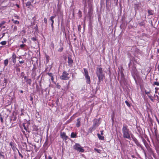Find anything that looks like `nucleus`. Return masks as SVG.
<instances>
[{
	"label": "nucleus",
	"instance_id": "obj_41",
	"mask_svg": "<svg viewBox=\"0 0 159 159\" xmlns=\"http://www.w3.org/2000/svg\"><path fill=\"white\" fill-rule=\"evenodd\" d=\"M27 41V39L25 38H24L23 39V40L22 41V43H25Z\"/></svg>",
	"mask_w": 159,
	"mask_h": 159
},
{
	"label": "nucleus",
	"instance_id": "obj_22",
	"mask_svg": "<svg viewBox=\"0 0 159 159\" xmlns=\"http://www.w3.org/2000/svg\"><path fill=\"white\" fill-rule=\"evenodd\" d=\"M148 12L149 15H152L153 14L152 11H148Z\"/></svg>",
	"mask_w": 159,
	"mask_h": 159
},
{
	"label": "nucleus",
	"instance_id": "obj_45",
	"mask_svg": "<svg viewBox=\"0 0 159 159\" xmlns=\"http://www.w3.org/2000/svg\"><path fill=\"white\" fill-rule=\"evenodd\" d=\"M44 23L46 24H47V19L46 18H44Z\"/></svg>",
	"mask_w": 159,
	"mask_h": 159
},
{
	"label": "nucleus",
	"instance_id": "obj_63",
	"mask_svg": "<svg viewBox=\"0 0 159 159\" xmlns=\"http://www.w3.org/2000/svg\"><path fill=\"white\" fill-rule=\"evenodd\" d=\"M16 6H17V7H19V5H17V4L16 5Z\"/></svg>",
	"mask_w": 159,
	"mask_h": 159
},
{
	"label": "nucleus",
	"instance_id": "obj_6",
	"mask_svg": "<svg viewBox=\"0 0 159 159\" xmlns=\"http://www.w3.org/2000/svg\"><path fill=\"white\" fill-rule=\"evenodd\" d=\"M100 119H94L93 121V124L92 125V129H96V127L98 126L100 123L99 122Z\"/></svg>",
	"mask_w": 159,
	"mask_h": 159
},
{
	"label": "nucleus",
	"instance_id": "obj_31",
	"mask_svg": "<svg viewBox=\"0 0 159 159\" xmlns=\"http://www.w3.org/2000/svg\"><path fill=\"white\" fill-rule=\"evenodd\" d=\"M25 46V44L23 43L22 44L20 45V47L21 48H22L24 47Z\"/></svg>",
	"mask_w": 159,
	"mask_h": 159
},
{
	"label": "nucleus",
	"instance_id": "obj_28",
	"mask_svg": "<svg viewBox=\"0 0 159 159\" xmlns=\"http://www.w3.org/2000/svg\"><path fill=\"white\" fill-rule=\"evenodd\" d=\"M143 143H144L145 146L146 147V148H147L148 147H149V146H148V143H147V142L146 141L145 142Z\"/></svg>",
	"mask_w": 159,
	"mask_h": 159
},
{
	"label": "nucleus",
	"instance_id": "obj_1",
	"mask_svg": "<svg viewBox=\"0 0 159 159\" xmlns=\"http://www.w3.org/2000/svg\"><path fill=\"white\" fill-rule=\"evenodd\" d=\"M122 132L123 137L124 138L130 140L131 132L128 128V126L125 124H124L122 128Z\"/></svg>",
	"mask_w": 159,
	"mask_h": 159
},
{
	"label": "nucleus",
	"instance_id": "obj_54",
	"mask_svg": "<svg viewBox=\"0 0 159 159\" xmlns=\"http://www.w3.org/2000/svg\"><path fill=\"white\" fill-rule=\"evenodd\" d=\"M5 33H3V34H2V37L1 38H0V39L1 38H2L3 37H4V36H5Z\"/></svg>",
	"mask_w": 159,
	"mask_h": 159
},
{
	"label": "nucleus",
	"instance_id": "obj_9",
	"mask_svg": "<svg viewBox=\"0 0 159 159\" xmlns=\"http://www.w3.org/2000/svg\"><path fill=\"white\" fill-rule=\"evenodd\" d=\"M60 134L61 138L63 139L66 140L68 139V136L66 135L64 132H61Z\"/></svg>",
	"mask_w": 159,
	"mask_h": 159
},
{
	"label": "nucleus",
	"instance_id": "obj_37",
	"mask_svg": "<svg viewBox=\"0 0 159 159\" xmlns=\"http://www.w3.org/2000/svg\"><path fill=\"white\" fill-rule=\"evenodd\" d=\"M6 23V22L4 21H2L0 24V27L2 25H4Z\"/></svg>",
	"mask_w": 159,
	"mask_h": 159
},
{
	"label": "nucleus",
	"instance_id": "obj_38",
	"mask_svg": "<svg viewBox=\"0 0 159 159\" xmlns=\"http://www.w3.org/2000/svg\"><path fill=\"white\" fill-rule=\"evenodd\" d=\"M13 30L14 31H16L17 30V27L16 26H14V27L13 29Z\"/></svg>",
	"mask_w": 159,
	"mask_h": 159
},
{
	"label": "nucleus",
	"instance_id": "obj_13",
	"mask_svg": "<svg viewBox=\"0 0 159 159\" xmlns=\"http://www.w3.org/2000/svg\"><path fill=\"white\" fill-rule=\"evenodd\" d=\"M55 17V16H53L50 17V20H51L52 22L51 24V25L52 28H53V24L54 23V20L53 19Z\"/></svg>",
	"mask_w": 159,
	"mask_h": 159
},
{
	"label": "nucleus",
	"instance_id": "obj_36",
	"mask_svg": "<svg viewBox=\"0 0 159 159\" xmlns=\"http://www.w3.org/2000/svg\"><path fill=\"white\" fill-rule=\"evenodd\" d=\"M31 39L34 41H37V39L35 37H32L31 38Z\"/></svg>",
	"mask_w": 159,
	"mask_h": 159
},
{
	"label": "nucleus",
	"instance_id": "obj_62",
	"mask_svg": "<svg viewBox=\"0 0 159 159\" xmlns=\"http://www.w3.org/2000/svg\"><path fill=\"white\" fill-rule=\"evenodd\" d=\"M0 156L3 157L4 156L2 154H1L0 153Z\"/></svg>",
	"mask_w": 159,
	"mask_h": 159
},
{
	"label": "nucleus",
	"instance_id": "obj_5",
	"mask_svg": "<svg viewBox=\"0 0 159 159\" xmlns=\"http://www.w3.org/2000/svg\"><path fill=\"white\" fill-rule=\"evenodd\" d=\"M69 75V73L65 71H64L62 73V75L60 77V78L62 80H68L70 78Z\"/></svg>",
	"mask_w": 159,
	"mask_h": 159
},
{
	"label": "nucleus",
	"instance_id": "obj_10",
	"mask_svg": "<svg viewBox=\"0 0 159 159\" xmlns=\"http://www.w3.org/2000/svg\"><path fill=\"white\" fill-rule=\"evenodd\" d=\"M16 57H17L15 54L14 53H13L11 58V60H12L13 62L15 64L16 63Z\"/></svg>",
	"mask_w": 159,
	"mask_h": 159
},
{
	"label": "nucleus",
	"instance_id": "obj_49",
	"mask_svg": "<svg viewBox=\"0 0 159 159\" xmlns=\"http://www.w3.org/2000/svg\"><path fill=\"white\" fill-rule=\"evenodd\" d=\"M145 93L146 94H148L149 93H150V91H149V92H147L146 91V90H145Z\"/></svg>",
	"mask_w": 159,
	"mask_h": 159
},
{
	"label": "nucleus",
	"instance_id": "obj_23",
	"mask_svg": "<svg viewBox=\"0 0 159 159\" xmlns=\"http://www.w3.org/2000/svg\"><path fill=\"white\" fill-rule=\"evenodd\" d=\"M139 24L141 26H143L145 25V23L144 21H142L139 23Z\"/></svg>",
	"mask_w": 159,
	"mask_h": 159
},
{
	"label": "nucleus",
	"instance_id": "obj_40",
	"mask_svg": "<svg viewBox=\"0 0 159 159\" xmlns=\"http://www.w3.org/2000/svg\"><path fill=\"white\" fill-rule=\"evenodd\" d=\"M48 75L50 77H51L53 76L52 74V73H48Z\"/></svg>",
	"mask_w": 159,
	"mask_h": 159
},
{
	"label": "nucleus",
	"instance_id": "obj_2",
	"mask_svg": "<svg viewBox=\"0 0 159 159\" xmlns=\"http://www.w3.org/2000/svg\"><path fill=\"white\" fill-rule=\"evenodd\" d=\"M96 74L98 79L97 83V84L98 85L100 84L101 81H103V77H104V74L102 68L101 67H97L96 68Z\"/></svg>",
	"mask_w": 159,
	"mask_h": 159
},
{
	"label": "nucleus",
	"instance_id": "obj_32",
	"mask_svg": "<svg viewBox=\"0 0 159 159\" xmlns=\"http://www.w3.org/2000/svg\"><path fill=\"white\" fill-rule=\"evenodd\" d=\"M16 117L15 116H14L13 117H12V118L11 119V120H13V121H15L16 120Z\"/></svg>",
	"mask_w": 159,
	"mask_h": 159
},
{
	"label": "nucleus",
	"instance_id": "obj_33",
	"mask_svg": "<svg viewBox=\"0 0 159 159\" xmlns=\"http://www.w3.org/2000/svg\"><path fill=\"white\" fill-rule=\"evenodd\" d=\"M125 103L128 107H130V105L129 102L127 101H125Z\"/></svg>",
	"mask_w": 159,
	"mask_h": 159
},
{
	"label": "nucleus",
	"instance_id": "obj_44",
	"mask_svg": "<svg viewBox=\"0 0 159 159\" xmlns=\"http://www.w3.org/2000/svg\"><path fill=\"white\" fill-rule=\"evenodd\" d=\"M18 153H19V155L21 157V158H23V155L20 152H19V150H18Z\"/></svg>",
	"mask_w": 159,
	"mask_h": 159
},
{
	"label": "nucleus",
	"instance_id": "obj_29",
	"mask_svg": "<svg viewBox=\"0 0 159 159\" xmlns=\"http://www.w3.org/2000/svg\"><path fill=\"white\" fill-rule=\"evenodd\" d=\"M15 145V143H14L13 142H11L10 143V145L11 146V147H13V146H14Z\"/></svg>",
	"mask_w": 159,
	"mask_h": 159
},
{
	"label": "nucleus",
	"instance_id": "obj_56",
	"mask_svg": "<svg viewBox=\"0 0 159 159\" xmlns=\"http://www.w3.org/2000/svg\"><path fill=\"white\" fill-rule=\"evenodd\" d=\"M143 151H144V155H145V156L146 157V153L144 151V150L143 149Z\"/></svg>",
	"mask_w": 159,
	"mask_h": 159
},
{
	"label": "nucleus",
	"instance_id": "obj_25",
	"mask_svg": "<svg viewBox=\"0 0 159 159\" xmlns=\"http://www.w3.org/2000/svg\"><path fill=\"white\" fill-rule=\"evenodd\" d=\"M12 20L13 21V23H14V24H19V21H17V20H14L13 19H12Z\"/></svg>",
	"mask_w": 159,
	"mask_h": 159
},
{
	"label": "nucleus",
	"instance_id": "obj_20",
	"mask_svg": "<svg viewBox=\"0 0 159 159\" xmlns=\"http://www.w3.org/2000/svg\"><path fill=\"white\" fill-rule=\"evenodd\" d=\"M25 82L27 83V84H29V85H31V83L32 82V80L31 79H29L28 80H26Z\"/></svg>",
	"mask_w": 159,
	"mask_h": 159
},
{
	"label": "nucleus",
	"instance_id": "obj_35",
	"mask_svg": "<svg viewBox=\"0 0 159 159\" xmlns=\"http://www.w3.org/2000/svg\"><path fill=\"white\" fill-rule=\"evenodd\" d=\"M141 138L142 141H143V143H144V142H145L146 141V140L144 139L143 137L141 136Z\"/></svg>",
	"mask_w": 159,
	"mask_h": 159
},
{
	"label": "nucleus",
	"instance_id": "obj_42",
	"mask_svg": "<svg viewBox=\"0 0 159 159\" xmlns=\"http://www.w3.org/2000/svg\"><path fill=\"white\" fill-rule=\"evenodd\" d=\"M26 5L27 6L30 7L31 5L30 3V2H27L26 4Z\"/></svg>",
	"mask_w": 159,
	"mask_h": 159
},
{
	"label": "nucleus",
	"instance_id": "obj_51",
	"mask_svg": "<svg viewBox=\"0 0 159 159\" xmlns=\"http://www.w3.org/2000/svg\"><path fill=\"white\" fill-rule=\"evenodd\" d=\"M24 80H25V81L26 80H27L28 79L27 78L26 76H24Z\"/></svg>",
	"mask_w": 159,
	"mask_h": 159
},
{
	"label": "nucleus",
	"instance_id": "obj_60",
	"mask_svg": "<svg viewBox=\"0 0 159 159\" xmlns=\"http://www.w3.org/2000/svg\"><path fill=\"white\" fill-rule=\"evenodd\" d=\"M20 93H23V90H20Z\"/></svg>",
	"mask_w": 159,
	"mask_h": 159
},
{
	"label": "nucleus",
	"instance_id": "obj_64",
	"mask_svg": "<svg viewBox=\"0 0 159 159\" xmlns=\"http://www.w3.org/2000/svg\"><path fill=\"white\" fill-rule=\"evenodd\" d=\"M35 28L36 29H37L38 28V27H37V26L36 25V27H35Z\"/></svg>",
	"mask_w": 159,
	"mask_h": 159
},
{
	"label": "nucleus",
	"instance_id": "obj_30",
	"mask_svg": "<svg viewBox=\"0 0 159 159\" xmlns=\"http://www.w3.org/2000/svg\"><path fill=\"white\" fill-rule=\"evenodd\" d=\"M94 150L95 151L97 152L98 153H100L101 151V150L98 149L97 148H94Z\"/></svg>",
	"mask_w": 159,
	"mask_h": 159
},
{
	"label": "nucleus",
	"instance_id": "obj_53",
	"mask_svg": "<svg viewBox=\"0 0 159 159\" xmlns=\"http://www.w3.org/2000/svg\"><path fill=\"white\" fill-rule=\"evenodd\" d=\"M51 77V80H52V81H53V80H54V78H53V76H52Z\"/></svg>",
	"mask_w": 159,
	"mask_h": 159
},
{
	"label": "nucleus",
	"instance_id": "obj_14",
	"mask_svg": "<svg viewBox=\"0 0 159 159\" xmlns=\"http://www.w3.org/2000/svg\"><path fill=\"white\" fill-rule=\"evenodd\" d=\"M146 148L150 154H153V151L149 146Z\"/></svg>",
	"mask_w": 159,
	"mask_h": 159
},
{
	"label": "nucleus",
	"instance_id": "obj_48",
	"mask_svg": "<svg viewBox=\"0 0 159 159\" xmlns=\"http://www.w3.org/2000/svg\"><path fill=\"white\" fill-rule=\"evenodd\" d=\"M78 14L80 15V17H81V11H79Z\"/></svg>",
	"mask_w": 159,
	"mask_h": 159
},
{
	"label": "nucleus",
	"instance_id": "obj_11",
	"mask_svg": "<svg viewBox=\"0 0 159 159\" xmlns=\"http://www.w3.org/2000/svg\"><path fill=\"white\" fill-rule=\"evenodd\" d=\"M134 141V142L138 146L140 147L142 149H143V148L142 146L139 143V142L138 140L136 139H135V140Z\"/></svg>",
	"mask_w": 159,
	"mask_h": 159
},
{
	"label": "nucleus",
	"instance_id": "obj_61",
	"mask_svg": "<svg viewBox=\"0 0 159 159\" xmlns=\"http://www.w3.org/2000/svg\"><path fill=\"white\" fill-rule=\"evenodd\" d=\"M101 134L102 135H103V131H101Z\"/></svg>",
	"mask_w": 159,
	"mask_h": 159
},
{
	"label": "nucleus",
	"instance_id": "obj_46",
	"mask_svg": "<svg viewBox=\"0 0 159 159\" xmlns=\"http://www.w3.org/2000/svg\"><path fill=\"white\" fill-rule=\"evenodd\" d=\"M16 71H18L19 72H20V68H16Z\"/></svg>",
	"mask_w": 159,
	"mask_h": 159
},
{
	"label": "nucleus",
	"instance_id": "obj_24",
	"mask_svg": "<svg viewBox=\"0 0 159 159\" xmlns=\"http://www.w3.org/2000/svg\"><path fill=\"white\" fill-rule=\"evenodd\" d=\"M6 43L7 41H2L0 43V44L2 45H5L6 44Z\"/></svg>",
	"mask_w": 159,
	"mask_h": 159
},
{
	"label": "nucleus",
	"instance_id": "obj_8",
	"mask_svg": "<svg viewBox=\"0 0 159 159\" xmlns=\"http://www.w3.org/2000/svg\"><path fill=\"white\" fill-rule=\"evenodd\" d=\"M73 61V60L71 57H68V66L71 67L72 66Z\"/></svg>",
	"mask_w": 159,
	"mask_h": 159
},
{
	"label": "nucleus",
	"instance_id": "obj_21",
	"mask_svg": "<svg viewBox=\"0 0 159 159\" xmlns=\"http://www.w3.org/2000/svg\"><path fill=\"white\" fill-rule=\"evenodd\" d=\"M8 60L6 59L4 61V64L5 66H7L8 64Z\"/></svg>",
	"mask_w": 159,
	"mask_h": 159
},
{
	"label": "nucleus",
	"instance_id": "obj_27",
	"mask_svg": "<svg viewBox=\"0 0 159 159\" xmlns=\"http://www.w3.org/2000/svg\"><path fill=\"white\" fill-rule=\"evenodd\" d=\"M153 85V86H154L155 85L159 86V82H154Z\"/></svg>",
	"mask_w": 159,
	"mask_h": 159
},
{
	"label": "nucleus",
	"instance_id": "obj_57",
	"mask_svg": "<svg viewBox=\"0 0 159 159\" xmlns=\"http://www.w3.org/2000/svg\"><path fill=\"white\" fill-rule=\"evenodd\" d=\"M135 6H136L137 8H135V9H139V8L138 7L137 5H135Z\"/></svg>",
	"mask_w": 159,
	"mask_h": 159
},
{
	"label": "nucleus",
	"instance_id": "obj_3",
	"mask_svg": "<svg viewBox=\"0 0 159 159\" xmlns=\"http://www.w3.org/2000/svg\"><path fill=\"white\" fill-rule=\"evenodd\" d=\"M131 72L133 77L134 80L135 81L136 83L137 82L136 77H138V74L136 72V69L135 67L134 66L132 67V70H131Z\"/></svg>",
	"mask_w": 159,
	"mask_h": 159
},
{
	"label": "nucleus",
	"instance_id": "obj_12",
	"mask_svg": "<svg viewBox=\"0 0 159 159\" xmlns=\"http://www.w3.org/2000/svg\"><path fill=\"white\" fill-rule=\"evenodd\" d=\"M84 75L85 77H86L89 76V75L88 72L87 70V69L86 68H84Z\"/></svg>",
	"mask_w": 159,
	"mask_h": 159
},
{
	"label": "nucleus",
	"instance_id": "obj_52",
	"mask_svg": "<svg viewBox=\"0 0 159 159\" xmlns=\"http://www.w3.org/2000/svg\"><path fill=\"white\" fill-rule=\"evenodd\" d=\"M30 100L31 101H32L33 100V97L32 96H30Z\"/></svg>",
	"mask_w": 159,
	"mask_h": 159
},
{
	"label": "nucleus",
	"instance_id": "obj_15",
	"mask_svg": "<svg viewBox=\"0 0 159 159\" xmlns=\"http://www.w3.org/2000/svg\"><path fill=\"white\" fill-rule=\"evenodd\" d=\"M86 82L87 84H90L91 82L90 78V76H87L85 77Z\"/></svg>",
	"mask_w": 159,
	"mask_h": 159
},
{
	"label": "nucleus",
	"instance_id": "obj_17",
	"mask_svg": "<svg viewBox=\"0 0 159 159\" xmlns=\"http://www.w3.org/2000/svg\"><path fill=\"white\" fill-rule=\"evenodd\" d=\"M97 136L98 138L99 139L103 140H104V137L103 136H101L99 134H98Z\"/></svg>",
	"mask_w": 159,
	"mask_h": 159
},
{
	"label": "nucleus",
	"instance_id": "obj_34",
	"mask_svg": "<svg viewBox=\"0 0 159 159\" xmlns=\"http://www.w3.org/2000/svg\"><path fill=\"white\" fill-rule=\"evenodd\" d=\"M63 48L62 47V48H59L58 50V51L59 52H61L63 51Z\"/></svg>",
	"mask_w": 159,
	"mask_h": 159
},
{
	"label": "nucleus",
	"instance_id": "obj_50",
	"mask_svg": "<svg viewBox=\"0 0 159 159\" xmlns=\"http://www.w3.org/2000/svg\"><path fill=\"white\" fill-rule=\"evenodd\" d=\"M19 62L20 64H22L24 62V61L23 60L21 61H19Z\"/></svg>",
	"mask_w": 159,
	"mask_h": 159
},
{
	"label": "nucleus",
	"instance_id": "obj_55",
	"mask_svg": "<svg viewBox=\"0 0 159 159\" xmlns=\"http://www.w3.org/2000/svg\"><path fill=\"white\" fill-rule=\"evenodd\" d=\"M155 96L157 98V99H159V97L157 95H155Z\"/></svg>",
	"mask_w": 159,
	"mask_h": 159
},
{
	"label": "nucleus",
	"instance_id": "obj_4",
	"mask_svg": "<svg viewBox=\"0 0 159 159\" xmlns=\"http://www.w3.org/2000/svg\"><path fill=\"white\" fill-rule=\"evenodd\" d=\"M120 73L121 75L120 80V83L121 84H123L124 85H125L127 83L126 80L125 78L123 71L121 70Z\"/></svg>",
	"mask_w": 159,
	"mask_h": 159
},
{
	"label": "nucleus",
	"instance_id": "obj_58",
	"mask_svg": "<svg viewBox=\"0 0 159 159\" xmlns=\"http://www.w3.org/2000/svg\"><path fill=\"white\" fill-rule=\"evenodd\" d=\"M23 126L24 127V129L25 130H26V127H25V126L24 125H23Z\"/></svg>",
	"mask_w": 159,
	"mask_h": 159
},
{
	"label": "nucleus",
	"instance_id": "obj_39",
	"mask_svg": "<svg viewBox=\"0 0 159 159\" xmlns=\"http://www.w3.org/2000/svg\"><path fill=\"white\" fill-rule=\"evenodd\" d=\"M57 88L58 89H59L61 88V86L58 83H57L56 85Z\"/></svg>",
	"mask_w": 159,
	"mask_h": 159
},
{
	"label": "nucleus",
	"instance_id": "obj_16",
	"mask_svg": "<svg viewBox=\"0 0 159 159\" xmlns=\"http://www.w3.org/2000/svg\"><path fill=\"white\" fill-rule=\"evenodd\" d=\"M80 118H78L77 119V123L76 124V125L77 127H79L80 125Z\"/></svg>",
	"mask_w": 159,
	"mask_h": 159
},
{
	"label": "nucleus",
	"instance_id": "obj_7",
	"mask_svg": "<svg viewBox=\"0 0 159 159\" xmlns=\"http://www.w3.org/2000/svg\"><path fill=\"white\" fill-rule=\"evenodd\" d=\"M73 148L75 149L79 152H84V149L82 148L81 146L78 143H76L74 145Z\"/></svg>",
	"mask_w": 159,
	"mask_h": 159
},
{
	"label": "nucleus",
	"instance_id": "obj_26",
	"mask_svg": "<svg viewBox=\"0 0 159 159\" xmlns=\"http://www.w3.org/2000/svg\"><path fill=\"white\" fill-rule=\"evenodd\" d=\"M131 137L133 141H134L135 140V139H136V138L134 137V135L133 134H131V133L130 137Z\"/></svg>",
	"mask_w": 159,
	"mask_h": 159
},
{
	"label": "nucleus",
	"instance_id": "obj_19",
	"mask_svg": "<svg viewBox=\"0 0 159 159\" xmlns=\"http://www.w3.org/2000/svg\"><path fill=\"white\" fill-rule=\"evenodd\" d=\"M32 128L33 131H37L38 130V127L35 125L33 126Z\"/></svg>",
	"mask_w": 159,
	"mask_h": 159
},
{
	"label": "nucleus",
	"instance_id": "obj_47",
	"mask_svg": "<svg viewBox=\"0 0 159 159\" xmlns=\"http://www.w3.org/2000/svg\"><path fill=\"white\" fill-rule=\"evenodd\" d=\"M0 117V120L1 121V122L2 123H3V118L2 117Z\"/></svg>",
	"mask_w": 159,
	"mask_h": 159
},
{
	"label": "nucleus",
	"instance_id": "obj_18",
	"mask_svg": "<svg viewBox=\"0 0 159 159\" xmlns=\"http://www.w3.org/2000/svg\"><path fill=\"white\" fill-rule=\"evenodd\" d=\"M71 137L72 138H76L77 137V134H76L74 133V132H72L70 135Z\"/></svg>",
	"mask_w": 159,
	"mask_h": 159
},
{
	"label": "nucleus",
	"instance_id": "obj_43",
	"mask_svg": "<svg viewBox=\"0 0 159 159\" xmlns=\"http://www.w3.org/2000/svg\"><path fill=\"white\" fill-rule=\"evenodd\" d=\"M12 149H13V150L14 151L15 150V149H16V148L15 145H14V146H13V147H11Z\"/></svg>",
	"mask_w": 159,
	"mask_h": 159
},
{
	"label": "nucleus",
	"instance_id": "obj_59",
	"mask_svg": "<svg viewBox=\"0 0 159 159\" xmlns=\"http://www.w3.org/2000/svg\"><path fill=\"white\" fill-rule=\"evenodd\" d=\"M156 120L157 121V122L158 123V124H159V120H158V118H157Z\"/></svg>",
	"mask_w": 159,
	"mask_h": 159
}]
</instances>
